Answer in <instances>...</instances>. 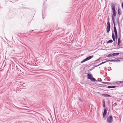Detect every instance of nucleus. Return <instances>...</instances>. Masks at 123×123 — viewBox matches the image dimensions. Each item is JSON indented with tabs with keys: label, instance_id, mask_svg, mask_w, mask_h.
<instances>
[{
	"label": "nucleus",
	"instance_id": "1",
	"mask_svg": "<svg viewBox=\"0 0 123 123\" xmlns=\"http://www.w3.org/2000/svg\"><path fill=\"white\" fill-rule=\"evenodd\" d=\"M116 4H114L113 3H111V8L113 14L112 15V21L113 23L115 22V20L114 17L116 16V11L115 6Z\"/></svg>",
	"mask_w": 123,
	"mask_h": 123
},
{
	"label": "nucleus",
	"instance_id": "2",
	"mask_svg": "<svg viewBox=\"0 0 123 123\" xmlns=\"http://www.w3.org/2000/svg\"><path fill=\"white\" fill-rule=\"evenodd\" d=\"M87 78L88 79L92 81H96V79L93 77L92 75L91 74L88 73L87 75Z\"/></svg>",
	"mask_w": 123,
	"mask_h": 123
},
{
	"label": "nucleus",
	"instance_id": "3",
	"mask_svg": "<svg viewBox=\"0 0 123 123\" xmlns=\"http://www.w3.org/2000/svg\"><path fill=\"white\" fill-rule=\"evenodd\" d=\"M113 118L110 115L107 118V123H112Z\"/></svg>",
	"mask_w": 123,
	"mask_h": 123
},
{
	"label": "nucleus",
	"instance_id": "4",
	"mask_svg": "<svg viewBox=\"0 0 123 123\" xmlns=\"http://www.w3.org/2000/svg\"><path fill=\"white\" fill-rule=\"evenodd\" d=\"M111 26L109 21H108L107 22V26L106 27V31L107 33H109L110 30Z\"/></svg>",
	"mask_w": 123,
	"mask_h": 123
},
{
	"label": "nucleus",
	"instance_id": "5",
	"mask_svg": "<svg viewBox=\"0 0 123 123\" xmlns=\"http://www.w3.org/2000/svg\"><path fill=\"white\" fill-rule=\"evenodd\" d=\"M118 12L119 15V17L122 14V11L120 8L119 7H118Z\"/></svg>",
	"mask_w": 123,
	"mask_h": 123
},
{
	"label": "nucleus",
	"instance_id": "6",
	"mask_svg": "<svg viewBox=\"0 0 123 123\" xmlns=\"http://www.w3.org/2000/svg\"><path fill=\"white\" fill-rule=\"evenodd\" d=\"M107 110L105 109H104L103 113V117H105L106 115L107 114Z\"/></svg>",
	"mask_w": 123,
	"mask_h": 123
},
{
	"label": "nucleus",
	"instance_id": "7",
	"mask_svg": "<svg viewBox=\"0 0 123 123\" xmlns=\"http://www.w3.org/2000/svg\"><path fill=\"white\" fill-rule=\"evenodd\" d=\"M122 43V40L121 39H120V38L119 37L118 38V45L119 46H120V44Z\"/></svg>",
	"mask_w": 123,
	"mask_h": 123
},
{
	"label": "nucleus",
	"instance_id": "8",
	"mask_svg": "<svg viewBox=\"0 0 123 123\" xmlns=\"http://www.w3.org/2000/svg\"><path fill=\"white\" fill-rule=\"evenodd\" d=\"M114 24V32H117V30L116 27V24L115 22L113 23Z\"/></svg>",
	"mask_w": 123,
	"mask_h": 123
},
{
	"label": "nucleus",
	"instance_id": "9",
	"mask_svg": "<svg viewBox=\"0 0 123 123\" xmlns=\"http://www.w3.org/2000/svg\"><path fill=\"white\" fill-rule=\"evenodd\" d=\"M112 38L113 39V41L114 42H115V36L113 32H112Z\"/></svg>",
	"mask_w": 123,
	"mask_h": 123
},
{
	"label": "nucleus",
	"instance_id": "10",
	"mask_svg": "<svg viewBox=\"0 0 123 123\" xmlns=\"http://www.w3.org/2000/svg\"><path fill=\"white\" fill-rule=\"evenodd\" d=\"M108 62V60H106L105 62H103L101 63H100L99 64H98V65H97L95 66V67H98V66H99V65H101V64H104V63H105V62Z\"/></svg>",
	"mask_w": 123,
	"mask_h": 123
},
{
	"label": "nucleus",
	"instance_id": "11",
	"mask_svg": "<svg viewBox=\"0 0 123 123\" xmlns=\"http://www.w3.org/2000/svg\"><path fill=\"white\" fill-rule=\"evenodd\" d=\"M93 55L90 56H89L86 58L87 60H89L90 59L92 58H93Z\"/></svg>",
	"mask_w": 123,
	"mask_h": 123
},
{
	"label": "nucleus",
	"instance_id": "12",
	"mask_svg": "<svg viewBox=\"0 0 123 123\" xmlns=\"http://www.w3.org/2000/svg\"><path fill=\"white\" fill-rule=\"evenodd\" d=\"M102 95V96H105V97H111V96H110V95H109V94H103Z\"/></svg>",
	"mask_w": 123,
	"mask_h": 123
},
{
	"label": "nucleus",
	"instance_id": "13",
	"mask_svg": "<svg viewBox=\"0 0 123 123\" xmlns=\"http://www.w3.org/2000/svg\"><path fill=\"white\" fill-rule=\"evenodd\" d=\"M103 106L104 107H105V101L104 99L102 100Z\"/></svg>",
	"mask_w": 123,
	"mask_h": 123
},
{
	"label": "nucleus",
	"instance_id": "14",
	"mask_svg": "<svg viewBox=\"0 0 123 123\" xmlns=\"http://www.w3.org/2000/svg\"><path fill=\"white\" fill-rule=\"evenodd\" d=\"M119 53H115L113 54V56H115L118 55L119 54Z\"/></svg>",
	"mask_w": 123,
	"mask_h": 123
},
{
	"label": "nucleus",
	"instance_id": "15",
	"mask_svg": "<svg viewBox=\"0 0 123 123\" xmlns=\"http://www.w3.org/2000/svg\"><path fill=\"white\" fill-rule=\"evenodd\" d=\"M113 41L112 39L109 40L107 42V43L108 44L109 43H111L113 42Z\"/></svg>",
	"mask_w": 123,
	"mask_h": 123
},
{
	"label": "nucleus",
	"instance_id": "16",
	"mask_svg": "<svg viewBox=\"0 0 123 123\" xmlns=\"http://www.w3.org/2000/svg\"><path fill=\"white\" fill-rule=\"evenodd\" d=\"M118 32L119 34V32H121V30L120 29V25L119 24L118 25Z\"/></svg>",
	"mask_w": 123,
	"mask_h": 123
},
{
	"label": "nucleus",
	"instance_id": "17",
	"mask_svg": "<svg viewBox=\"0 0 123 123\" xmlns=\"http://www.w3.org/2000/svg\"><path fill=\"white\" fill-rule=\"evenodd\" d=\"M113 56V54L111 53V54H108V55L107 57H110Z\"/></svg>",
	"mask_w": 123,
	"mask_h": 123
},
{
	"label": "nucleus",
	"instance_id": "18",
	"mask_svg": "<svg viewBox=\"0 0 123 123\" xmlns=\"http://www.w3.org/2000/svg\"><path fill=\"white\" fill-rule=\"evenodd\" d=\"M87 61H88L86 59V58H85V59H84L83 60H82V61H81V63H83V62H85Z\"/></svg>",
	"mask_w": 123,
	"mask_h": 123
},
{
	"label": "nucleus",
	"instance_id": "19",
	"mask_svg": "<svg viewBox=\"0 0 123 123\" xmlns=\"http://www.w3.org/2000/svg\"><path fill=\"white\" fill-rule=\"evenodd\" d=\"M108 62L109 61H110L111 62H115V60L112 59L111 60H108Z\"/></svg>",
	"mask_w": 123,
	"mask_h": 123
},
{
	"label": "nucleus",
	"instance_id": "20",
	"mask_svg": "<svg viewBox=\"0 0 123 123\" xmlns=\"http://www.w3.org/2000/svg\"><path fill=\"white\" fill-rule=\"evenodd\" d=\"M116 23L117 24H118V25L119 24V19L118 18L116 21Z\"/></svg>",
	"mask_w": 123,
	"mask_h": 123
},
{
	"label": "nucleus",
	"instance_id": "21",
	"mask_svg": "<svg viewBox=\"0 0 123 123\" xmlns=\"http://www.w3.org/2000/svg\"><path fill=\"white\" fill-rule=\"evenodd\" d=\"M121 61L120 60H118V59H117V60H115V62H120Z\"/></svg>",
	"mask_w": 123,
	"mask_h": 123
},
{
	"label": "nucleus",
	"instance_id": "22",
	"mask_svg": "<svg viewBox=\"0 0 123 123\" xmlns=\"http://www.w3.org/2000/svg\"><path fill=\"white\" fill-rule=\"evenodd\" d=\"M119 83H123V81H119L118 82H117L116 83V84H119ZM122 86H123V84H122Z\"/></svg>",
	"mask_w": 123,
	"mask_h": 123
},
{
	"label": "nucleus",
	"instance_id": "23",
	"mask_svg": "<svg viewBox=\"0 0 123 123\" xmlns=\"http://www.w3.org/2000/svg\"><path fill=\"white\" fill-rule=\"evenodd\" d=\"M100 85H101V86L103 87H106V85L103 86L102 84H100Z\"/></svg>",
	"mask_w": 123,
	"mask_h": 123
},
{
	"label": "nucleus",
	"instance_id": "24",
	"mask_svg": "<svg viewBox=\"0 0 123 123\" xmlns=\"http://www.w3.org/2000/svg\"><path fill=\"white\" fill-rule=\"evenodd\" d=\"M117 105V104L116 103H115L113 105L114 107H115Z\"/></svg>",
	"mask_w": 123,
	"mask_h": 123
},
{
	"label": "nucleus",
	"instance_id": "25",
	"mask_svg": "<svg viewBox=\"0 0 123 123\" xmlns=\"http://www.w3.org/2000/svg\"><path fill=\"white\" fill-rule=\"evenodd\" d=\"M115 38L117 40L118 38V35H115Z\"/></svg>",
	"mask_w": 123,
	"mask_h": 123
},
{
	"label": "nucleus",
	"instance_id": "26",
	"mask_svg": "<svg viewBox=\"0 0 123 123\" xmlns=\"http://www.w3.org/2000/svg\"><path fill=\"white\" fill-rule=\"evenodd\" d=\"M110 84H111V83L108 82H106V84H107V85H108Z\"/></svg>",
	"mask_w": 123,
	"mask_h": 123
},
{
	"label": "nucleus",
	"instance_id": "27",
	"mask_svg": "<svg viewBox=\"0 0 123 123\" xmlns=\"http://www.w3.org/2000/svg\"><path fill=\"white\" fill-rule=\"evenodd\" d=\"M106 88H111V86H108Z\"/></svg>",
	"mask_w": 123,
	"mask_h": 123
},
{
	"label": "nucleus",
	"instance_id": "28",
	"mask_svg": "<svg viewBox=\"0 0 123 123\" xmlns=\"http://www.w3.org/2000/svg\"><path fill=\"white\" fill-rule=\"evenodd\" d=\"M114 33L115 34V35H118L117 32H115Z\"/></svg>",
	"mask_w": 123,
	"mask_h": 123
},
{
	"label": "nucleus",
	"instance_id": "29",
	"mask_svg": "<svg viewBox=\"0 0 123 123\" xmlns=\"http://www.w3.org/2000/svg\"><path fill=\"white\" fill-rule=\"evenodd\" d=\"M100 59V57L97 60H96L95 61V62H96L97 61H98L99 60V59Z\"/></svg>",
	"mask_w": 123,
	"mask_h": 123
},
{
	"label": "nucleus",
	"instance_id": "30",
	"mask_svg": "<svg viewBox=\"0 0 123 123\" xmlns=\"http://www.w3.org/2000/svg\"><path fill=\"white\" fill-rule=\"evenodd\" d=\"M101 82L103 83L105 85H106V82Z\"/></svg>",
	"mask_w": 123,
	"mask_h": 123
},
{
	"label": "nucleus",
	"instance_id": "31",
	"mask_svg": "<svg viewBox=\"0 0 123 123\" xmlns=\"http://www.w3.org/2000/svg\"><path fill=\"white\" fill-rule=\"evenodd\" d=\"M111 88H115L116 87V86H111Z\"/></svg>",
	"mask_w": 123,
	"mask_h": 123
},
{
	"label": "nucleus",
	"instance_id": "32",
	"mask_svg": "<svg viewBox=\"0 0 123 123\" xmlns=\"http://www.w3.org/2000/svg\"><path fill=\"white\" fill-rule=\"evenodd\" d=\"M79 100H80V101H81V102H82V100H81V99H80V98H79Z\"/></svg>",
	"mask_w": 123,
	"mask_h": 123
},
{
	"label": "nucleus",
	"instance_id": "33",
	"mask_svg": "<svg viewBox=\"0 0 123 123\" xmlns=\"http://www.w3.org/2000/svg\"><path fill=\"white\" fill-rule=\"evenodd\" d=\"M112 89H111V90H112ZM104 90V91H109V90Z\"/></svg>",
	"mask_w": 123,
	"mask_h": 123
},
{
	"label": "nucleus",
	"instance_id": "34",
	"mask_svg": "<svg viewBox=\"0 0 123 123\" xmlns=\"http://www.w3.org/2000/svg\"><path fill=\"white\" fill-rule=\"evenodd\" d=\"M95 67H93L92 68V69H91V70H92V69H94V68H95Z\"/></svg>",
	"mask_w": 123,
	"mask_h": 123
},
{
	"label": "nucleus",
	"instance_id": "35",
	"mask_svg": "<svg viewBox=\"0 0 123 123\" xmlns=\"http://www.w3.org/2000/svg\"><path fill=\"white\" fill-rule=\"evenodd\" d=\"M109 18H108V19H107V20L108 21H109Z\"/></svg>",
	"mask_w": 123,
	"mask_h": 123
},
{
	"label": "nucleus",
	"instance_id": "36",
	"mask_svg": "<svg viewBox=\"0 0 123 123\" xmlns=\"http://www.w3.org/2000/svg\"><path fill=\"white\" fill-rule=\"evenodd\" d=\"M97 81H98V80H97Z\"/></svg>",
	"mask_w": 123,
	"mask_h": 123
},
{
	"label": "nucleus",
	"instance_id": "37",
	"mask_svg": "<svg viewBox=\"0 0 123 123\" xmlns=\"http://www.w3.org/2000/svg\"><path fill=\"white\" fill-rule=\"evenodd\" d=\"M43 19H44V18H43Z\"/></svg>",
	"mask_w": 123,
	"mask_h": 123
},
{
	"label": "nucleus",
	"instance_id": "38",
	"mask_svg": "<svg viewBox=\"0 0 123 123\" xmlns=\"http://www.w3.org/2000/svg\"><path fill=\"white\" fill-rule=\"evenodd\" d=\"M114 43V44L115 45V43Z\"/></svg>",
	"mask_w": 123,
	"mask_h": 123
},
{
	"label": "nucleus",
	"instance_id": "39",
	"mask_svg": "<svg viewBox=\"0 0 123 123\" xmlns=\"http://www.w3.org/2000/svg\"><path fill=\"white\" fill-rule=\"evenodd\" d=\"M117 48V49H118L119 48Z\"/></svg>",
	"mask_w": 123,
	"mask_h": 123
}]
</instances>
